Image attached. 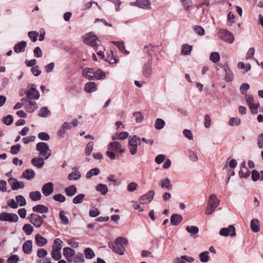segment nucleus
Returning a JSON list of instances; mask_svg holds the SVG:
<instances>
[{
  "mask_svg": "<svg viewBox=\"0 0 263 263\" xmlns=\"http://www.w3.org/2000/svg\"><path fill=\"white\" fill-rule=\"evenodd\" d=\"M23 230L27 235H29L31 234L32 233L33 231V228L30 224H25L23 227Z\"/></svg>",
  "mask_w": 263,
  "mask_h": 263,
  "instance_id": "obj_50",
  "label": "nucleus"
},
{
  "mask_svg": "<svg viewBox=\"0 0 263 263\" xmlns=\"http://www.w3.org/2000/svg\"><path fill=\"white\" fill-rule=\"evenodd\" d=\"M152 73V62L147 61L143 67V75L146 78L151 77Z\"/></svg>",
  "mask_w": 263,
  "mask_h": 263,
  "instance_id": "obj_14",
  "label": "nucleus"
},
{
  "mask_svg": "<svg viewBox=\"0 0 263 263\" xmlns=\"http://www.w3.org/2000/svg\"><path fill=\"white\" fill-rule=\"evenodd\" d=\"M96 189L98 192H100L102 195H105L108 192L107 186L102 183L98 184L96 186Z\"/></svg>",
  "mask_w": 263,
  "mask_h": 263,
  "instance_id": "obj_30",
  "label": "nucleus"
},
{
  "mask_svg": "<svg viewBox=\"0 0 263 263\" xmlns=\"http://www.w3.org/2000/svg\"><path fill=\"white\" fill-rule=\"evenodd\" d=\"M35 241L36 244L39 247H42L47 243V240L46 238L42 236L40 234H37L35 236Z\"/></svg>",
  "mask_w": 263,
  "mask_h": 263,
  "instance_id": "obj_19",
  "label": "nucleus"
},
{
  "mask_svg": "<svg viewBox=\"0 0 263 263\" xmlns=\"http://www.w3.org/2000/svg\"><path fill=\"white\" fill-rule=\"evenodd\" d=\"M18 217L17 214L12 213L3 212L0 214V221H7L10 223L17 222Z\"/></svg>",
  "mask_w": 263,
  "mask_h": 263,
  "instance_id": "obj_7",
  "label": "nucleus"
},
{
  "mask_svg": "<svg viewBox=\"0 0 263 263\" xmlns=\"http://www.w3.org/2000/svg\"><path fill=\"white\" fill-rule=\"evenodd\" d=\"M159 184L162 188H165L169 191L173 188V185L168 178L161 180Z\"/></svg>",
  "mask_w": 263,
  "mask_h": 263,
  "instance_id": "obj_27",
  "label": "nucleus"
},
{
  "mask_svg": "<svg viewBox=\"0 0 263 263\" xmlns=\"http://www.w3.org/2000/svg\"><path fill=\"white\" fill-rule=\"evenodd\" d=\"M62 243V241L59 239L57 238L54 241V245L52 247V248L58 250H61L62 249L61 243Z\"/></svg>",
  "mask_w": 263,
  "mask_h": 263,
  "instance_id": "obj_63",
  "label": "nucleus"
},
{
  "mask_svg": "<svg viewBox=\"0 0 263 263\" xmlns=\"http://www.w3.org/2000/svg\"><path fill=\"white\" fill-rule=\"evenodd\" d=\"M165 125V122L163 120L158 118L156 120L155 123V127L157 129H162Z\"/></svg>",
  "mask_w": 263,
  "mask_h": 263,
  "instance_id": "obj_43",
  "label": "nucleus"
},
{
  "mask_svg": "<svg viewBox=\"0 0 263 263\" xmlns=\"http://www.w3.org/2000/svg\"><path fill=\"white\" fill-rule=\"evenodd\" d=\"M138 186L136 182H132L129 183L127 186V190L128 192H132L137 190Z\"/></svg>",
  "mask_w": 263,
  "mask_h": 263,
  "instance_id": "obj_57",
  "label": "nucleus"
},
{
  "mask_svg": "<svg viewBox=\"0 0 263 263\" xmlns=\"http://www.w3.org/2000/svg\"><path fill=\"white\" fill-rule=\"evenodd\" d=\"M85 197V195L83 194H80L76 196L73 199V203L74 204H79L82 202L83 201V199Z\"/></svg>",
  "mask_w": 263,
  "mask_h": 263,
  "instance_id": "obj_52",
  "label": "nucleus"
},
{
  "mask_svg": "<svg viewBox=\"0 0 263 263\" xmlns=\"http://www.w3.org/2000/svg\"><path fill=\"white\" fill-rule=\"evenodd\" d=\"M73 170H77L76 168ZM81 174L77 170H75L68 175V179L69 180H78L81 178Z\"/></svg>",
  "mask_w": 263,
  "mask_h": 263,
  "instance_id": "obj_32",
  "label": "nucleus"
},
{
  "mask_svg": "<svg viewBox=\"0 0 263 263\" xmlns=\"http://www.w3.org/2000/svg\"><path fill=\"white\" fill-rule=\"evenodd\" d=\"M97 84L93 82L87 83L84 87L85 91L90 93L95 91L97 90Z\"/></svg>",
  "mask_w": 263,
  "mask_h": 263,
  "instance_id": "obj_25",
  "label": "nucleus"
},
{
  "mask_svg": "<svg viewBox=\"0 0 263 263\" xmlns=\"http://www.w3.org/2000/svg\"><path fill=\"white\" fill-rule=\"evenodd\" d=\"M155 192L153 191L148 192L146 194L141 197L139 202L140 204H148L153 200Z\"/></svg>",
  "mask_w": 263,
  "mask_h": 263,
  "instance_id": "obj_12",
  "label": "nucleus"
},
{
  "mask_svg": "<svg viewBox=\"0 0 263 263\" xmlns=\"http://www.w3.org/2000/svg\"><path fill=\"white\" fill-rule=\"evenodd\" d=\"M223 69L225 71V80L228 82L232 81L233 79V74L228 65H224Z\"/></svg>",
  "mask_w": 263,
  "mask_h": 263,
  "instance_id": "obj_21",
  "label": "nucleus"
},
{
  "mask_svg": "<svg viewBox=\"0 0 263 263\" xmlns=\"http://www.w3.org/2000/svg\"><path fill=\"white\" fill-rule=\"evenodd\" d=\"M239 175L240 178H247L250 175V171L247 167L241 168L239 172Z\"/></svg>",
  "mask_w": 263,
  "mask_h": 263,
  "instance_id": "obj_46",
  "label": "nucleus"
},
{
  "mask_svg": "<svg viewBox=\"0 0 263 263\" xmlns=\"http://www.w3.org/2000/svg\"><path fill=\"white\" fill-rule=\"evenodd\" d=\"M84 261V256L82 253L77 254L73 258V262L74 263H83Z\"/></svg>",
  "mask_w": 263,
  "mask_h": 263,
  "instance_id": "obj_48",
  "label": "nucleus"
},
{
  "mask_svg": "<svg viewBox=\"0 0 263 263\" xmlns=\"http://www.w3.org/2000/svg\"><path fill=\"white\" fill-rule=\"evenodd\" d=\"M71 127V126L70 123L66 122H64L62 124V125L61 126V127H60V129L58 132V136H60L61 138H63L66 130L70 129Z\"/></svg>",
  "mask_w": 263,
  "mask_h": 263,
  "instance_id": "obj_17",
  "label": "nucleus"
},
{
  "mask_svg": "<svg viewBox=\"0 0 263 263\" xmlns=\"http://www.w3.org/2000/svg\"><path fill=\"white\" fill-rule=\"evenodd\" d=\"M53 199L55 201H59L60 202H64L66 199L65 196L61 194L54 195L53 196Z\"/></svg>",
  "mask_w": 263,
  "mask_h": 263,
  "instance_id": "obj_60",
  "label": "nucleus"
},
{
  "mask_svg": "<svg viewBox=\"0 0 263 263\" xmlns=\"http://www.w3.org/2000/svg\"><path fill=\"white\" fill-rule=\"evenodd\" d=\"M32 211L40 213H46L48 212L49 210L47 206L43 204H38L32 208Z\"/></svg>",
  "mask_w": 263,
  "mask_h": 263,
  "instance_id": "obj_26",
  "label": "nucleus"
},
{
  "mask_svg": "<svg viewBox=\"0 0 263 263\" xmlns=\"http://www.w3.org/2000/svg\"><path fill=\"white\" fill-rule=\"evenodd\" d=\"M210 59L213 63H216L220 60V55L217 52H213L211 53Z\"/></svg>",
  "mask_w": 263,
  "mask_h": 263,
  "instance_id": "obj_51",
  "label": "nucleus"
},
{
  "mask_svg": "<svg viewBox=\"0 0 263 263\" xmlns=\"http://www.w3.org/2000/svg\"><path fill=\"white\" fill-rule=\"evenodd\" d=\"M37 105L35 101H29L28 104L26 105V110L29 112H33L37 108Z\"/></svg>",
  "mask_w": 263,
  "mask_h": 263,
  "instance_id": "obj_37",
  "label": "nucleus"
},
{
  "mask_svg": "<svg viewBox=\"0 0 263 263\" xmlns=\"http://www.w3.org/2000/svg\"><path fill=\"white\" fill-rule=\"evenodd\" d=\"M257 146L259 148H263V134H260L257 138Z\"/></svg>",
  "mask_w": 263,
  "mask_h": 263,
  "instance_id": "obj_64",
  "label": "nucleus"
},
{
  "mask_svg": "<svg viewBox=\"0 0 263 263\" xmlns=\"http://www.w3.org/2000/svg\"><path fill=\"white\" fill-rule=\"evenodd\" d=\"M43 194L45 196H48L53 192V184L52 182H48L45 184L42 188Z\"/></svg>",
  "mask_w": 263,
  "mask_h": 263,
  "instance_id": "obj_13",
  "label": "nucleus"
},
{
  "mask_svg": "<svg viewBox=\"0 0 263 263\" xmlns=\"http://www.w3.org/2000/svg\"><path fill=\"white\" fill-rule=\"evenodd\" d=\"M44 159V158H43V157L33 158L31 159V163L34 166L39 168H41L45 164Z\"/></svg>",
  "mask_w": 263,
  "mask_h": 263,
  "instance_id": "obj_18",
  "label": "nucleus"
},
{
  "mask_svg": "<svg viewBox=\"0 0 263 263\" xmlns=\"http://www.w3.org/2000/svg\"><path fill=\"white\" fill-rule=\"evenodd\" d=\"M127 243L128 241L126 238L122 237H119L116 239L114 244L116 245V246H120L124 249L127 246Z\"/></svg>",
  "mask_w": 263,
  "mask_h": 263,
  "instance_id": "obj_29",
  "label": "nucleus"
},
{
  "mask_svg": "<svg viewBox=\"0 0 263 263\" xmlns=\"http://www.w3.org/2000/svg\"><path fill=\"white\" fill-rule=\"evenodd\" d=\"M16 202L19 204L20 206H22L26 204V201L25 198L22 195H18L15 197Z\"/></svg>",
  "mask_w": 263,
  "mask_h": 263,
  "instance_id": "obj_56",
  "label": "nucleus"
},
{
  "mask_svg": "<svg viewBox=\"0 0 263 263\" xmlns=\"http://www.w3.org/2000/svg\"><path fill=\"white\" fill-rule=\"evenodd\" d=\"M138 144H140V138L139 137L136 135L129 137L128 147L131 155H134L137 153Z\"/></svg>",
  "mask_w": 263,
  "mask_h": 263,
  "instance_id": "obj_5",
  "label": "nucleus"
},
{
  "mask_svg": "<svg viewBox=\"0 0 263 263\" xmlns=\"http://www.w3.org/2000/svg\"><path fill=\"white\" fill-rule=\"evenodd\" d=\"M66 194L68 196H72L75 195L77 192V187L74 185H71L65 189Z\"/></svg>",
  "mask_w": 263,
  "mask_h": 263,
  "instance_id": "obj_34",
  "label": "nucleus"
},
{
  "mask_svg": "<svg viewBox=\"0 0 263 263\" xmlns=\"http://www.w3.org/2000/svg\"><path fill=\"white\" fill-rule=\"evenodd\" d=\"M67 243L74 248L79 247V242L76 241L74 238L67 240Z\"/></svg>",
  "mask_w": 263,
  "mask_h": 263,
  "instance_id": "obj_62",
  "label": "nucleus"
},
{
  "mask_svg": "<svg viewBox=\"0 0 263 263\" xmlns=\"http://www.w3.org/2000/svg\"><path fill=\"white\" fill-rule=\"evenodd\" d=\"M20 258L17 255H11L8 258L7 263H17L19 261Z\"/></svg>",
  "mask_w": 263,
  "mask_h": 263,
  "instance_id": "obj_58",
  "label": "nucleus"
},
{
  "mask_svg": "<svg viewBox=\"0 0 263 263\" xmlns=\"http://www.w3.org/2000/svg\"><path fill=\"white\" fill-rule=\"evenodd\" d=\"M84 253L86 258L88 259H92L95 256L94 252L91 249L89 248H86L84 250Z\"/></svg>",
  "mask_w": 263,
  "mask_h": 263,
  "instance_id": "obj_40",
  "label": "nucleus"
},
{
  "mask_svg": "<svg viewBox=\"0 0 263 263\" xmlns=\"http://www.w3.org/2000/svg\"><path fill=\"white\" fill-rule=\"evenodd\" d=\"M182 216L178 214H174L171 216V222L173 226H177L182 220Z\"/></svg>",
  "mask_w": 263,
  "mask_h": 263,
  "instance_id": "obj_22",
  "label": "nucleus"
},
{
  "mask_svg": "<svg viewBox=\"0 0 263 263\" xmlns=\"http://www.w3.org/2000/svg\"><path fill=\"white\" fill-rule=\"evenodd\" d=\"M130 5L145 10H150L152 8L149 0H136L135 2H130Z\"/></svg>",
  "mask_w": 263,
  "mask_h": 263,
  "instance_id": "obj_9",
  "label": "nucleus"
},
{
  "mask_svg": "<svg viewBox=\"0 0 263 263\" xmlns=\"http://www.w3.org/2000/svg\"><path fill=\"white\" fill-rule=\"evenodd\" d=\"M83 38L85 44L92 47L98 46L100 43V41L92 32L86 33Z\"/></svg>",
  "mask_w": 263,
  "mask_h": 263,
  "instance_id": "obj_4",
  "label": "nucleus"
},
{
  "mask_svg": "<svg viewBox=\"0 0 263 263\" xmlns=\"http://www.w3.org/2000/svg\"><path fill=\"white\" fill-rule=\"evenodd\" d=\"M192 48V46L184 44L182 46L181 52L184 55H189L190 54Z\"/></svg>",
  "mask_w": 263,
  "mask_h": 263,
  "instance_id": "obj_42",
  "label": "nucleus"
},
{
  "mask_svg": "<svg viewBox=\"0 0 263 263\" xmlns=\"http://www.w3.org/2000/svg\"><path fill=\"white\" fill-rule=\"evenodd\" d=\"M109 247L112 249V250L120 255L124 254V248H122L120 246H116V245L113 243L112 242H109L108 243Z\"/></svg>",
  "mask_w": 263,
  "mask_h": 263,
  "instance_id": "obj_20",
  "label": "nucleus"
},
{
  "mask_svg": "<svg viewBox=\"0 0 263 263\" xmlns=\"http://www.w3.org/2000/svg\"><path fill=\"white\" fill-rule=\"evenodd\" d=\"M219 235L222 236L234 237L236 235L235 228L233 225H230L228 228H222L219 231Z\"/></svg>",
  "mask_w": 263,
  "mask_h": 263,
  "instance_id": "obj_10",
  "label": "nucleus"
},
{
  "mask_svg": "<svg viewBox=\"0 0 263 263\" xmlns=\"http://www.w3.org/2000/svg\"><path fill=\"white\" fill-rule=\"evenodd\" d=\"M36 150L39 152V155L47 159L51 155V151L47 143L43 142H39L36 145Z\"/></svg>",
  "mask_w": 263,
  "mask_h": 263,
  "instance_id": "obj_2",
  "label": "nucleus"
},
{
  "mask_svg": "<svg viewBox=\"0 0 263 263\" xmlns=\"http://www.w3.org/2000/svg\"><path fill=\"white\" fill-rule=\"evenodd\" d=\"M8 182L11 186L12 190H17L20 189H23L25 186V185L22 181H19L13 177L9 178Z\"/></svg>",
  "mask_w": 263,
  "mask_h": 263,
  "instance_id": "obj_11",
  "label": "nucleus"
},
{
  "mask_svg": "<svg viewBox=\"0 0 263 263\" xmlns=\"http://www.w3.org/2000/svg\"><path fill=\"white\" fill-rule=\"evenodd\" d=\"M82 76L89 80H98L105 78V73L102 70L91 68H84L82 71Z\"/></svg>",
  "mask_w": 263,
  "mask_h": 263,
  "instance_id": "obj_1",
  "label": "nucleus"
},
{
  "mask_svg": "<svg viewBox=\"0 0 263 263\" xmlns=\"http://www.w3.org/2000/svg\"><path fill=\"white\" fill-rule=\"evenodd\" d=\"M52 258L55 260H59L62 257L61 250H58L52 248L51 251Z\"/></svg>",
  "mask_w": 263,
  "mask_h": 263,
  "instance_id": "obj_38",
  "label": "nucleus"
},
{
  "mask_svg": "<svg viewBox=\"0 0 263 263\" xmlns=\"http://www.w3.org/2000/svg\"><path fill=\"white\" fill-rule=\"evenodd\" d=\"M41 197V193L39 191L31 192L29 193V197L33 201L40 200Z\"/></svg>",
  "mask_w": 263,
  "mask_h": 263,
  "instance_id": "obj_36",
  "label": "nucleus"
},
{
  "mask_svg": "<svg viewBox=\"0 0 263 263\" xmlns=\"http://www.w3.org/2000/svg\"><path fill=\"white\" fill-rule=\"evenodd\" d=\"M74 250L70 248L66 247L63 249V255L66 258H71L74 255Z\"/></svg>",
  "mask_w": 263,
  "mask_h": 263,
  "instance_id": "obj_35",
  "label": "nucleus"
},
{
  "mask_svg": "<svg viewBox=\"0 0 263 263\" xmlns=\"http://www.w3.org/2000/svg\"><path fill=\"white\" fill-rule=\"evenodd\" d=\"M217 34L219 39L229 44L233 43L234 41V37L232 33L227 29H219Z\"/></svg>",
  "mask_w": 263,
  "mask_h": 263,
  "instance_id": "obj_6",
  "label": "nucleus"
},
{
  "mask_svg": "<svg viewBox=\"0 0 263 263\" xmlns=\"http://www.w3.org/2000/svg\"><path fill=\"white\" fill-rule=\"evenodd\" d=\"M28 36L33 42L37 41V38L39 36V33L36 31H30L28 32Z\"/></svg>",
  "mask_w": 263,
  "mask_h": 263,
  "instance_id": "obj_61",
  "label": "nucleus"
},
{
  "mask_svg": "<svg viewBox=\"0 0 263 263\" xmlns=\"http://www.w3.org/2000/svg\"><path fill=\"white\" fill-rule=\"evenodd\" d=\"M219 203L220 200L217 198L215 194H213L210 196L208 201V205L216 209Z\"/></svg>",
  "mask_w": 263,
  "mask_h": 263,
  "instance_id": "obj_15",
  "label": "nucleus"
},
{
  "mask_svg": "<svg viewBox=\"0 0 263 263\" xmlns=\"http://www.w3.org/2000/svg\"><path fill=\"white\" fill-rule=\"evenodd\" d=\"M111 43L115 45H116L120 51L122 52V53L128 54L129 52L127 50H125V46H124V43L123 41H118V42H115L112 41Z\"/></svg>",
  "mask_w": 263,
  "mask_h": 263,
  "instance_id": "obj_33",
  "label": "nucleus"
},
{
  "mask_svg": "<svg viewBox=\"0 0 263 263\" xmlns=\"http://www.w3.org/2000/svg\"><path fill=\"white\" fill-rule=\"evenodd\" d=\"M199 257L201 262L206 263L210 259L209 252L208 251L203 252L199 254Z\"/></svg>",
  "mask_w": 263,
  "mask_h": 263,
  "instance_id": "obj_39",
  "label": "nucleus"
},
{
  "mask_svg": "<svg viewBox=\"0 0 263 263\" xmlns=\"http://www.w3.org/2000/svg\"><path fill=\"white\" fill-rule=\"evenodd\" d=\"M237 66L239 69H245V72L249 71L251 68V66L250 64H247L246 65H245V64L242 62H238Z\"/></svg>",
  "mask_w": 263,
  "mask_h": 263,
  "instance_id": "obj_53",
  "label": "nucleus"
},
{
  "mask_svg": "<svg viewBox=\"0 0 263 263\" xmlns=\"http://www.w3.org/2000/svg\"><path fill=\"white\" fill-rule=\"evenodd\" d=\"M193 30L195 33L200 36H203L205 33L204 29L200 26L196 25L193 27Z\"/></svg>",
  "mask_w": 263,
  "mask_h": 263,
  "instance_id": "obj_45",
  "label": "nucleus"
},
{
  "mask_svg": "<svg viewBox=\"0 0 263 263\" xmlns=\"http://www.w3.org/2000/svg\"><path fill=\"white\" fill-rule=\"evenodd\" d=\"M240 119L238 118H231L229 119V124L231 126H238L240 124Z\"/></svg>",
  "mask_w": 263,
  "mask_h": 263,
  "instance_id": "obj_47",
  "label": "nucleus"
},
{
  "mask_svg": "<svg viewBox=\"0 0 263 263\" xmlns=\"http://www.w3.org/2000/svg\"><path fill=\"white\" fill-rule=\"evenodd\" d=\"M27 43L25 41H21L16 44L14 47V52L16 53H20L24 52L26 47Z\"/></svg>",
  "mask_w": 263,
  "mask_h": 263,
  "instance_id": "obj_23",
  "label": "nucleus"
},
{
  "mask_svg": "<svg viewBox=\"0 0 263 263\" xmlns=\"http://www.w3.org/2000/svg\"><path fill=\"white\" fill-rule=\"evenodd\" d=\"M28 219L29 221L35 227L39 228L41 227L43 223L44 220L42 219L41 216L32 213L28 217Z\"/></svg>",
  "mask_w": 263,
  "mask_h": 263,
  "instance_id": "obj_8",
  "label": "nucleus"
},
{
  "mask_svg": "<svg viewBox=\"0 0 263 263\" xmlns=\"http://www.w3.org/2000/svg\"><path fill=\"white\" fill-rule=\"evenodd\" d=\"M23 250L25 254H30L32 251V241L28 240L26 241L23 245Z\"/></svg>",
  "mask_w": 263,
  "mask_h": 263,
  "instance_id": "obj_24",
  "label": "nucleus"
},
{
  "mask_svg": "<svg viewBox=\"0 0 263 263\" xmlns=\"http://www.w3.org/2000/svg\"><path fill=\"white\" fill-rule=\"evenodd\" d=\"M50 114V111L46 107H42L39 112V115L41 117H47Z\"/></svg>",
  "mask_w": 263,
  "mask_h": 263,
  "instance_id": "obj_49",
  "label": "nucleus"
},
{
  "mask_svg": "<svg viewBox=\"0 0 263 263\" xmlns=\"http://www.w3.org/2000/svg\"><path fill=\"white\" fill-rule=\"evenodd\" d=\"M121 147V145L119 142H110L107 146V151L106 153L107 156L111 160L115 159L116 156L115 153H117Z\"/></svg>",
  "mask_w": 263,
  "mask_h": 263,
  "instance_id": "obj_3",
  "label": "nucleus"
},
{
  "mask_svg": "<svg viewBox=\"0 0 263 263\" xmlns=\"http://www.w3.org/2000/svg\"><path fill=\"white\" fill-rule=\"evenodd\" d=\"M13 122V117L9 115L3 119V123L7 125H10Z\"/></svg>",
  "mask_w": 263,
  "mask_h": 263,
  "instance_id": "obj_59",
  "label": "nucleus"
},
{
  "mask_svg": "<svg viewBox=\"0 0 263 263\" xmlns=\"http://www.w3.org/2000/svg\"><path fill=\"white\" fill-rule=\"evenodd\" d=\"M93 142H90L87 144L85 149V154L87 156L90 155L93 148Z\"/></svg>",
  "mask_w": 263,
  "mask_h": 263,
  "instance_id": "obj_55",
  "label": "nucleus"
},
{
  "mask_svg": "<svg viewBox=\"0 0 263 263\" xmlns=\"http://www.w3.org/2000/svg\"><path fill=\"white\" fill-rule=\"evenodd\" d=\"M251 230L255 233H257L260 231L259 225V220L257 219H252L250 224Z\"/></svg>",
  "mask_w": 263,
  "mask_h": 263,
  "instance_id": "obj_31",
  "label": "nucleus"
},
{
  "mask_svg": "<svg viewBox=\"0 0 263 263\" xmlns=\"http://www.w3.org/2000/svg\"><path fill=\"white\" fill-rule=\"evenodd\" d=\"M35 176V172L33 170L27 169L25 170L22 175V177L24 178L27 180H31Z\"/></svg>",
  "mask_w": 263,
  "mask_h": 263,
  "instance_id": "obj_28",
  "label": "nucleus"
},
{
  "mask_svg": "<svg viewBox=\"0 0 263 263\" xmlns=\"http://www.w3.org/2000/svg\"><path fill=\"white\" fill-rule=\"evenodd\" d=\"M27 96L29 99L37 100L40 97V94L35 88L32 87L27 91Z\"/></svg>",
  "mask_w": 263,
  "mask_h": 263,
  "instance_id": "obj_16",
  "label": "nucleus"
},
{
  "mask_svg": "<svg viewBox=\"0 0 263 263\" xmlns=\"http://www.w3.org/2000/svg\"><path fill=\"white\" fill-rule=\"evenodd\" d=\"M100 173V170L98 168H94L90 170L86 174V178L89 179L93 176L98 175Z\"/></svg>",
  "mask_w": 263,
  "mask_h": 263,
  "instance_id": "obj_41",
  "label": "nucleus"
},
{
  "mask_svg": "<svg viewBox=\"0 0 263 263\" xmlns=\"http://www.w3.org/2000/svg\"><path fill=\"white\" fill-rule=\"evenodd\" d=\"M186 230L191 234V236L196 234L199 232L198 227L193 226H188L186 227Z\"/></svg>",
  "mask_w": 263,
  "mask_h": 263,
  "instance_id": "obj_44",
  "label": "nucleus"
},
{
  "mask_svg": "<svg viewBox=\"0 0 263 263\" xmlns=\"http://www.w3.org/2000/svg\"><path fill=\"white\" fill-rule=\"evenodd\" d=\"M60 218L62 221V223L66 225L69 223V220L68 218L65 215L64 211H61L59 213Z\"/></svg>",
  "mask_w": 263,
  "mask_h": 263,
  "instance_id": "obj_54",
  "label": "nucleus"
}]
</instances>
